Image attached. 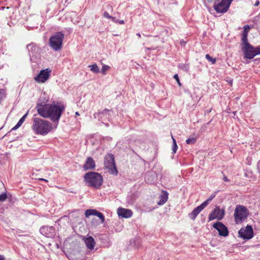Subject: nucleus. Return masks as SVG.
I'll return each mask as SVG.
<instances>
[{"mask_svg": "<svg viewBox=\"0 0 260 260\" xmlns=\"http://www.w3.org/2000/svg\"><path fill=\"white\" fill-rule=\"evenodd\" d=\"M213 227L218 231L220 236L223 237L228 236L229 231L228 228L222 222H216L213 224Z\"/></svg>", "mask_w": 260, "mask_h": 260, "instance_id": "nucleus-12", "label": "nucleus"}, {"mask_svg": "<svg viewBox=\"0 0 260 260\" xmlns=\"http://www.w3.org/2000/svg\"><path fill=\"white\" fill-rule=\"evenodd\" d=\"M248 215V211L242 205H237L234 212V217L236 223H240L246 219Z\"/></svg>", "mask_w": 260, "mask_h": 260, "instance_id": "nucleus-5", "label": "nucleus"}, {"mask_svg": "<svg viewBox=\"0 0 260 260\" xmlns=\"http://www.w3.org/2000/svg\"><path fill=\"white\" fill-rule=\"evenodd\" d=\"M118 22L120 24H122L124 23V21L123 20H120V21H118Z\"/></svg>", "mask_w": 260, "mask_h": 260, "instance_id": "nucleus-43", "label": "nucleus"}, {"mask_svg": "<svg viewBox=\"0 0 260 260\" xmlns=\"http://www.w3.org/2000/svg\"><path fill=\"white\" fill-rule=\"evenodd\" d=\"M224 215V210L220 209L218 206H216L209 216V221L217 219L218 220H221Z\"/></svg>", "mask_w": 260, "mask_h": 260, "instance_id": "nucleus-11", "label": "nucleus"}, {"mask_svg": "<svg viewBox=\"0 0 260 260\" xmlns=\"http://www.w3.org/2000/svg\"><path fill=\"white\" fill-rule=\"evenodd\" d=\"M36 109L38 113L45 118H50L52 121H58L64 110L60 104H37Z\"/></svg>", "mask_w": 260, "mask_h": 260, "instance_id": "nucleus-1", "label": "nucleus"}, {"mask_svg": "<svg viewBox=\"0 0 260 260\" xmlns=\"http://www.w3.org/2000/svg\"><path fill=\"white\" fill-rule=\"evenodd\" d=\"M247 35H248V32L243 30L242 34V37H247Z\"/></svg>", "mask_w": 260, "mask_h": 260, "instance_id": "nucleus-36", "label": "nucleus"}, {"mask_svg": "<svg viewBox=\"0 0 260 260\" xmlns=\"http://www.w3.org/2000/svg\"><path fill=\"white\" fill-rule=\"evenodd\" d=\"M231 1H233V0H231Z\"/></svg>", "mask_w": 260, "mask_h": 260, "instance_id": "nucleus-48", "label": "nucleus"}, {"mask_svg": "<svg viewBox=\"0 0 260 260\" xmlns=\"http://www.w3.org/2000/svg\"><path fill=\"white\" fill-rule=\"evenodd\" d=\"M40 180H44V181H45L47 182V180H46V179H43V178H41V179H40Z\"/></svg>", "mask_w": 260, "mask_h": 260, "instance_id": "nucleus-45", "label": "nucleus"}, {"mask_svg": "<svg viewBox=\"0 0 260 260\" xmlns=\"http://www.w3.org/2000/svg\"><path fill=\"white\" fill-rule=\"evenodd\" d=\"M239 237L243 239L249 240L253 236V232L251 225H247L245 228L241 229L238 232Z\"/></svg>", "mask_w": 260, "mask_h": 260, "instance_id": "nucleus-9", "label": "nucleus"}, {"mask_svg": "<svg viewBox=\"0 0 260 260\" xmlns=\"http://www.w3.org/2000/svg\"><path fill=\"white\" fill-rule=\"evenodd\" d=\"M232 2L231 0H216L214 9L217 13H224L228 11Z\"/></svg>", "mask_w": 260, "mask_h": 260, "instance_id": "nucleus-6", "label": "nucleus"}, {"mask_svg": "<svg viewBox=\"0 0 260 260\" xmlns=\"http://www.w3.org/2000/svg\"><path fill=\"white\" fill-rule=\"evenodd\" d=\"M172 139H173V143L172 150H173V153H176V152L177 151L178 146H177V145L176 141L175 139L172 136Z\"/></svg>", "mask_w": 260, "mask_h": 260, "instance_id": "nucleus-26", "label": "nucleus"}, {"mask_svg": "<svg viewBox=\"0 0 260 260\" xmlns=\"http://www.w3.org/2000/svg\"><path fill=\"white\" fill-rule=\"evenodd\" d=\"M216 193L215 192L214 194L211 196L206 201H205L204 202H203L202 204L206 207L208 204L210 203V201H212V200L215 197Z\"/></svg>", "mask_w": 260, "mask_h": 260, "instance_id": "nucleus-24", "label": "nucleus"}, {"mask_svg": "<svg viewBox=\"0 0 260 260\" xmlns=\"http://www.w3.org/2000/svg\"><path fill=\"white\" fill-rule=\"evenodd\" d=\"M52 128V123L49 121L40 118L33 119L31 129L37 134L41 135H47Z\"/></svg>", "mask_w": 260, "mask_h": 260, "instance_id": "nucleus-2", "label": "nucleus"}, {"mask_svg": "<svg viewBox=\"0 0 260 260\" xmlns=\"http://www.w3.org/2000/svg\"><path fill=\"white\" fill-rule=\"evenodd\" d=\"M5 258L3 255H0V260H4Z\"/></svg>", "mask_w": 260, "mask_h": 260, "instance_id": "nucleus-44", "label": "nucleus"}, {"mask_svg": "<svg viewBox=\"0 0 260 260\" xmlns=\"http://www.w3.org/2000/svg\"><path fill=\"white\" fill-rule=\"evenodd\" d=\"M64 36V34L61 32H57L50 38V46L54 51H56L61 49Z\"/></svg>", "mask_w": 260, "mask_h": 260, "instance_id": "nucleus-4", "label": "nucleus"}, {"mask_svg": "<svg viewBox=\"0 0 260 260\" xmlns=\"http://www.w3.org/2000/svg\"><path fill=\"white\" fill-rule=\"evenodd\" d=\"M111 19L112 20L113 22H118V20L115 17H112Z\"/></svg>", "mask_w": 260, "mask_h": 260, "instance_id": "nucleus-40", "label": "nucleus"}, {"mask_svg": "<svg viewBox=\"0 0 260 260\" xmlns=\"http://www.w3.org/2000/svg\"><path fill=\"white\" fill-rule=\"evenodd\" d=\"M95 167V164L93 159L91 157H89L87 158L85 163L83 166V168L84 170L86 171L88 170L94 169Z\"/></svg>", "mask_w": 260, "mask_h": 260, "instance_id": "nucleus-17", "label": "nucleus"}, {"mask_svg": "<svg viewBox=\"0 0 260 260\" xmlns=\"http://www.w3.org/2000/svg\"><path fill=\"white\" fill-rule=\"evenodd\" d=\"M84 179L89 186L95 188H99L103 181L102 176L95 172L87 173L84 176Z\"/></svg>", "mask_w": 260, "mask_h": 260, "instance_id": "nucleus-3", "label": "nucleus"}, {"mask_svg": "<svg viewBox=\"0 0 260 260\" xmlns=\"http://www.w3.org/2000/svg\"><path fill=\"white\" fill-rule=\"evenodd\" d=\"M8 198L6 192H4L0 194V202L5 201Z\"/></svg>", "mask_w": 260, "mask_h": 260, "instance_id": "nucleus-29", "label": "nucleus"}, {"mask_svg": "<svg viewBox=\"0 0 260 260\" xmlns=\"http://www.w3.org/2000/svg\"><path fill=\"white\" fill-rule=\"evenodd\" d=\"M223 179L224 181H226V182H228L229 181V179H228V178L226 177V176H224L223 178Z\"/></svg>", "mask_w": 260, "mask_h": 260, "instance_id": "nucleus-42", "label": "nucleus"}, {"mask_svg": "<svg viewBox=\"0 0 260 260\" xmlns=\"http://www.w3.org/2000/svg\"><path fill=\"white\" fill-rule=\"evenodd\" d=\"M259 1H258V0H257V1L255 2V4H254V6H258L259 5Z\"/></svg>", "mask_w": 260, "mask_h": 260, "instance_id": "nucleus-41", "label": "nucleus"}, {"mask_svg": "<svg viewBox=\"0 0 260 260\" xmlns=\"http://www.w3.org/2000/svg\"><path fill=\"white\" fill-rule=\"evenodd\" d=\"M110 67L107 65H104L102 67L101 72L103 74L105 75L106 74V72L108 71L110 69Z\"/></svg>", "mask_w": 260, "mask_h": 260, "instance_id": "nucleus-30", "label": "nucleus"}, {"mask_svg": "<svg viewBox=\"0 0 260 260\" xmlns=\"http://www.w3.org/2000/svg\"><path fill=\"white\" fill-rule=\"evenodd\" d=\"M113 155L108 154L105 157L104 166L111 174L117 175V171L114 163Z\"/></svg>", "mask_w": 260, "mask_h": 260, "instance_id": "nucleus-7", "label": "nucleus"}, {"mask_svg": "<svg viewBox=\"0 0 260 260\" xmlns=\"http://www.w3.org/2000/svg\"><path fill=\"white\" fill-rule=\"evenodd\" d=\"M242 47H246V45H250L248 42L247 37H242Z\"/></svg>", "mask_w": 260, "mask_h": 260, "instance_id": "nucleus-25", "label": "nucleus"}, {"mask_svg": "<svg viewBox=\"0 0 260 260\" xmlns=\"http://www.w3.org/2000/svg\"><path fill=\"white\" fill-rule=\"evenodd\" d=\"M178 67L184 71H187L189 69L188 65L187 64L181 63L178 65Z\"/></svg>", "mask_w": 260, "mask_h": 260, "instance_id": "nucleus-23", "label": "nucleus"}, {"mask_svg": "<svg viewBox=\"0 0 260 260\" xmlns=\"http://www.w3.org/2000/svg\"><path fill=\"white\" fill-rule=\"evenodd\" d=\"M117 214L119 216L127 218L132 216L133 212L129 209L119 208L117 209Z\"/></svg>", "mask_w": 260, "mask_h": 260, "instance_id": "nucleus-14", "label": "nucleus"}, {"mask_svg": "<svg viewBox=\"0 0 260 260\" xmlns=\"http://www.w3.org/2000/svg\"><path fill=\"white\" fill-rule=\"evenodd\" d=\"M108 112H109L108 110L105 109V110H104L103 111H102L101 112H98V113H95L93 114L94 118L95 119L98 118L99 120H100L101 119L100 115L103 114H104L105 113H107Z\"/></svg>", "mask_w": 260, "mask_h": 260, "instance_id": "nucleus-22", "label": "nucleus"}, {"mask_svg": "<svg viewBox=\"0 0 260 260\" xmlns=\"http://www.w3.org/2000/svg\"><path fill=\"white\" fill-rule=\"evenodd\" d=\"M75 114H76V115H78H78H79V112H76V113H75Z\"/></svg>", "mask_w": 260, "mask_h": 260, "instance_id": "nucleus-46", "label": "nucleus"}, {"mask_svg": "<svg viewBox=\"0 0 260 260\" xmlns=\"http://www.w3.org/2000/svg\"><path fill=\"white\" fill-rule=\"evenodd\" d=\"M109 112H110V111L109 110V112H108L107 113H105L104 114L101 115H100L101 119H102L104 116H106L107 117V115H109Z\"/></svg>", "mask_w": 260, "mask_h": 260, "instance_id": "nucleus-35", "label": "nucleus"}, {"mask_svg": "<svg viewBox=\"0 0 260 260\" xmlns=\"http://www.w3.org/2000/svg\"><path fill=\"white\" fill-rule=\"evenodd\" d=\"M104 16L106 18H110L111 19V18H112V16H111L110 15H109L108 13L107 12H105L104 13Z\"/></svg>", "mask_w": 260, "mask_h": 260, "instance_id": "nucleus-33", "label": "nucleus"}, {"mask_svg": "<svg viewBox=\"0 0 260 260\" xmlns=\"http://www.w3.org/2000/svg\"><path fill=\"white\" fill-rule=\"evenodd\" d=\"M28 111L27 112V113L24 114L21 118H23V120H25V118H26L27 115H28Z\"/></svg>", "mask_w": 260, "mask_h": 260, "instance_id": "nucleus-39", "label": "nucleus"}, {"mask_svg": "<svg viewBox=\"0 0 260 260\" xmlns=\"http://www.w3.org/2000/svg\"><path fill=\"white\" fill-rule=\"evenodd\" d=\"M51 72L49 68L42 70L34 79L38 83H44L49 79Z\"/></svg>", "mask_w": 260, "mask_h": 260, "instance_id": "nucleus-10", "label": "nucleus"}, {"mask_svg": "<svg viewBox=\"0 0 260 260\" xmlns=\"http://www.w3.org/2000/svg\"><path fill=\"white\" fill-rule=\"evenodd\" d=\"M197 139L194 137L188 138L186 140V142L187 144H193L196 142Z\"/></svg>", "mask_w": 260, "mask_h": 260, "instance_id": "nucleus-27", "label": "nucleus"}, {"mask_svg": "<svg viewBox=\"0 0 260 260\" xmlns=\"http://www.w3.org/2000/svg\"><path fill=\"white\" fill-rule=\"evenodd\" d=\"M82 240L84 241L86 246L89 249L92 250L94 248L95 242L92 237L88 236L83 237Z\"/></svg>", "mask_w": 260, "mask_h": 260, "instance_id": "nucleus-13", "label": "nucleus"}, {"mask_svg": "<svg viewBox=\"0 0 260 260\" xmlns=\"http://www.w3.org/2000/svg\"><path fill=\"white\" fill-rule=\"evenodd\" d=\"M20 126H21V125H20V124H19V123H17L16 124V125H15V126L12 128V129H14V130L16 129H17L18 127H19Z\"/></svg>", "mask_w": 260, "mask_h": 260, "instance_id": "nucleus-37", "label": "nucleus"}, {"mask_svg": "<svg viewBox=\"0 0 260 260\" xmlns=\"http://www.w3.org/2000/svg\"><path fill=\"white\" fill-rule=\"evenodd\" d=\"M206 58L209 61L211 62L212 64H214L216 62V59L211 57L209 54L206 55Z\"/></svg>", "mask_w": 260, "mask_h": 260, "instance_id": "nucleus-28", "label": "nucleus"}, {"mask_svg": "<svg viewBox=\"0 0 260 260\" xmlns=\"http://www.w3.org/2000/svg\"><path fill=\"white\" fill-rule=\"evenodd\" d=\"M174 78L176 80V81L177 82V83L178 84L179 86H181V83L180 82L179 78V77H178V75L177 74H175L174 76Z\"/></svg>", "mask_w": 260, "mask_h": 260, "instance_id": "nucleus-32", "label": "nucleus"}, {"mask_svg": "<svg viewBox=\"0 0 260 260\" xmlns=\"http://www.w3.org/2000/svg\"><path fill=\"white\" fill-rule=\"evenodd\" d=\"M24 121V120H23V118H21L20 119L18 122V123H19V124H20L21 125Z\"/></svg>", "mask_w": 260, "mask_h": 260, "instance_id": "nucleus-38", "label": "nucleus"}, {"mask_svg": "<svg viewBox=\"0 0 260 260\" xmlns=\"http://www.w3.org/2000/svg\"><path fill=\"white\" fill-rule=\"evenodd\" d=\"M90 68V70L94 73H99L100 72V69L96 64L89 65L88 66Z\"/></svg>", "mask_w": 260, "mask_h": 260, "instance_id": "nucleus-21", "label": "nucleus"}, {"mask_svg": "<svg viewBox=\"0 0 260 260\" xmlns=\"http://www.w3.org/2000/svg\"><path fill=\"white\" fill-rule=\"evenodd\" d=\"M242 50L244 52L245 57L252 59L255 56L260 54V47H254L251 45H246V47H242Z\"/></svg>", "mask_w": 260, "mask_h": 260, "instance_id": "nucleus-8", "label": "nucleus"}, {"mask_svg": "<svg viewBox=\"0 0 260 260\" xmlns=\"http://www.w3.org/2000/svg\"><path fill=\"white\" fill-rule=\"evenodd\" d=\"M99 211L95 209H88L85 211V215L86 217H88L90 215L97 216Z\"/></svg>", "mask_w": 260, "mask_h": 260, "instance_id": "nucleus-19", "label": "nucleus"}, {"mask_svg": "<svg viewBox=\"0 0 260 260\" xmlns=\"http://www.w3.org/2000/svg\"><path fill=\"white\" fill-rule=\"evenodd\" d=\"M249 29H250V27L248 25H246L244 26V31L248 32Z\"/></svg>", "mask_w": 260, "mask_h": 260, "instance_id": "nucleus-34", "label": "nucleus"}, {"mask_svg": "<svg viewBox=\"0 0 260 260\" xmlns=\"http://www.w3.org/2000/svg\"><path fill=\"white\" fill-rule=\"evenodd\" d=\"M97 217H98L101 220L102 223H104L105 221V217L104 215L101 213L99 212L97 214Z\"/></svg>", "mask_w": 260, "mask_h": 260, "instance_id": "nucleus-31", "label": "nucleus"}, {"mask_svg": "<svg viewBox=\"0 0 260 260\" xmlns=\"http://www.w3.org/2000/svg\"><path fill=\"white\" fill-rule=\"evenodd\" d=\"M206 207L202 204L193 209V210L189 214V217L192 220L195 219L197 215L205 208Z\"/></svg>", "mask_w": 260, "mask_h": 260, "instance_id": "nucleus-16", "label": "nucleus"}, {"mask_svg": "<svg viewBox=\"0 0 260 260\" xmlns=\"http://www.w3.org/2000/svg\"><path fill=\"white\" fill-rule=\"evenodd\" d=\"M168 195V194L167 193H165L161 196L160 200L158 203L159 205L164 204L167 201Z\"/></svg>", "mask_w": 260, "mask_h": 260, "instance_id": "nucleus-20", "label": "nucleus"}, {"mask_svg": "<svg viewBox=\"0 0 260 260\" xmlns=\"http://www.w3.org/2000/svg\"><path fill=\"white\" fill-rule=\"evenodd\" d=\"M137 35L138 36H139V37H141V35H140V34L139 33L137 34Z\"/></svg>", "mask_w": 260, "mask_h": 260, "instance_id": "nucleus-47", "label": "nucleus"}, {"mask_svg": "<svg viewBox=\"0 0 260 260\" xmlns=\"http://www.w3.org/2000/svg\"><path fill=\"white\" fill-rule=\"evenodd\" d=\"M145 179L148 183L152 184L154 182L155 175L152 173H148L146 175Z\"/></svg>", "mask_w": 260, "mask_h": 260, "instance_id": "nucleus-18", "label": "nucleus"}, {"mask_svg": "<svg viewBox=\"0 0 260 260\" xmlns=\"http://www.w3.org/2000/svg\"><path fill=\"white\" fill-rule=\"evenodd\" d=\"M40 232L47 237H51L54 234V228L52 226H43L41 228Z\"/></svg>", "mask_w": 260, "mask_h": 260, "instance_id": "nucleus-15", "label": "nucleus"}]
</instances>
